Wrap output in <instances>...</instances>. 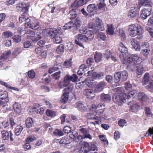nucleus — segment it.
Returning <instances> with one entry per match:
<instances>
[{"label": "nucleus", "instance_id": "nucleus-44", "mask_svg": "<svg viewBox=\"0 0 153 153\" xmlns=\"http://www.w3.org/2000/svg\"><path fill=\"white\" fill-rule=\"evenodd\" d=\"M53 134L56 136H62L64 135L63 131L60 129H56L53 132Z\"/></svg>", "mask_w": 153, "mask_h": 153}, {"label": "nucleus", "instance_id": "nucleus-21", "mask_svg": "<svg viewBox=\"0 0 153 153\" xmlns=\"http://www.w3.org/2000/svg\"><path fill=\"white\" fill-rule=\"evenodd\" d=\"M131 45L134 49L137 51H139L140 50V46L139 43L137 41L133 40L131 41Z\"/></svg>", "mask_w": 153, "mask_h": 153}, {"label": "nucleus", "instance_id": "nucleus-14", "mask_svg": "<svg viewBox=\"0 0 153 153\" xmlns=\"http://www.w3.org/2000/svg\"><path fill=\"white\" fill-rule=\"evenodd\" d=\"M101 100L104 102H109L111 100V97L108 94L102 93L100 96Z\"/></svg>", "mask_w": 153, "mask_h": 153}, {"label": "nucleus", "instance_id": "nucleus-25", "mask_svg": "<svg viewBox=\"0 0 153 153\" xmlns=\"http://www.w3.org/2000/svg\"><path fill=\"white\" fill-rule=\"evenodd\" d=\"M138 97L139 99H141L143 102H146L149 99L147 95L142 92L139 93Z\"/></svg>", "mask_w": 153, "mask_h": 153}, {"label": "nucleus", "instance_id": "nucleus-38", "mask_svg": "<svg viewBox=\"0 0 153 153\" xmlns=\"http://www.w3.org/2000/svg\"><path fill=\"white\" fill-rule=\"evenodd\" d=\"M22 50L21 47H17L14 49L12 54L14 56H17L22 52Z\"/></svg>", "mask_w": 153, "mask_h": 153}, {"label": "nucleus", "instance_id": "nucleus-58", "mask_svg": "<svg viewBox=\"0 0 153 153\" xmlns=\"http://www.w3.org/2000/svg\"><path fill=\"white\" fill-rule=\"evenodd\" d=\"M24 48H28L32 46L31 42L29 41H25L23 43Z\"/></svg>", "mask_w": 153, "mask_h": 153}, {"label": "nucleus", "instance_id": "nucleus-49", "mask_svg": "<svg viewBox=\"0 0 153 153\" xmlns=\"http://www.w3.org/2000/svg\"><path fill=\"white\" fill-rule=\"evenodd\" d=\"M13 41L16 43H18L20 42L21 40V37L19 35H15L13 37Z\"/></svg>", "mask_w": 153, "mask_h": 153}, {"label": "nucleus", "instance_id": "nucleus-35", "mask_svg": "<svg viewBox=\"0 0 153 153\" xmlns=\"http://www.w3.org/2000/svg\"><path fill=\"white\" fill-rule=\"evenodd\" d=\"M69 15L68 17L71 19H75L77 16L76 10L73 9L71 10L69 13Z\"/></svg>", "mask_w": 153, "mask_h": 153}, {"label": "nucleus", "instance_id": "nucleus-2", "mask_svg": "<svg viewBox=\"0 0 153 153\" xmlns=\"http://www.w3.org/2000/svg\"><path fill=\"white\" fill-rule=\"evenodd\" d=\"M126 64L128 68L133 70L135 68V65L140 63L138 57L136 54H132L128 57L126 60Z\"/></svg>", "mask_w": 153, "mask_h": 153}, {"label": "nucleus", "instance_id": "nucleus-18", "mask_svg": "<svg viewBox=\"0 0 153 153\" xmlns=\"http://www.w3.org/2000/svg\"><path fill=\"white\" fill-rule=\"evenodd\" d=\"M147 0H139L138 7L139 8L142 6H144L146 8L149 7L150 6L152 7V4L147 3Z\"/></svg>", "mask_w": 153, "mask_h": 153}, {"label": "nucleus", "instance_id": "nucleus-59", "mask_svg": "<svg viewBox=\"0 0 153 153\" xmlns=\"http://www.w3.org/2000/svg\"><path fill=\"white\" fill-rule=\"evenodd\" d=\"M145 110V114L148 117H151L152 116V114L151 110L149 108L146 107Z\"/></svg>", "mask_w": 153, "mask_h": 153}, {"label": "nucleus", "instance_id": "nucleus-9", "mask_svg": "<svg viewBox=\"0 0 153 153\" xmlns=\"http://www.w3.org/2000/svg\"><path fill=\"white\" fill-rule=\"evenodd\" d=\"M128 31L130 36L132 37L136 36L137 34L136 26L134 25H130L128 26Z\"/></svg>", "mask_w": 153, "mask_h": 153}, {"label": "nucleus", "instance_id": "nucleus-61", "mask_svg": "<svg viewBox=\"0 0 153 153\" xmlns=\"http://www.w3.org/2000/svg\"><path fill=\"white\" fill-rule=\"evenodd\" d=\"M105 0H101L99 1V4H97V5H98V9L104 7L105 5V4L104 3V1Z\"/></svg>", "mask_w": 153, "mask_h": 153}, {"label": "nucleus", "instance_id": "nucleus-46", "mask_svg": "<svg viewBox=\"0 0 153 153\" xmlns=\"http://www.w3.org/2000/svg\"><path fill=\"white\" fill-rule=\"evenodd\" d=\"M46 114L48 116L51 117H54L56 114V113L54 111L49 109L46 110Z\"/></svg>", "mask_w": 153, "mask_h": 153}, {"label": "nucleus", "instance_id": "nucleus-5", "mask_svg": "<svg viewBox=\"0 0 153 153\" xmlns=\"http://www.w3.org/2000/svg\"><path fill=\"white\" fill-rule=\"evenodd\" d=\"M128 97L125 93L119 94L115 93L113 95V100L115 102H118V104L120 105L122 102H125Z\"/></svg>", "mask_w": 153, "mask_h": 153}, {"label": "nucleus", "instance_id": "nucleus-33", "mask_svg": "<svg viewBox=\"0 0 153 153\" xmlns=\"http://www.w3.org/2000/svg\"><path fill=\"white\" fill-rule=\"evenodd\" d=\"M69 94L64 92L62 94L61 97V101L63 103H65L68 100Z\"/></svg>", "mask_w": 153, "mask_h": 153}, {"label": "nucleus", "instance_id": "nucleus-28", "mask_svg": "<svg viewBox=\"0 0 153 153\" xmlns=\"http://www.w3.org/2000/svg\"><path fill=\"white\" fill-rule=\"evenodd\" d=\"M149 75L148 73H146L144 75L142 82V84L144 85L147 84L148 83L149 80Z\"/></svg>", "mask_w": 153, "mask_h": 153}, {"label": "nucleus", "instance_id": "nucleus-62", "mask_svg": "<svg viewBox=\"0 0 153 153\" xmlns=\"http://www.w3.org/2000/svg\"><path fill=\"white\" fill-rule=\"evenodd\" d=\"M25 25L26 27H29L31 23V21L30 19L28 18L27 17V19H25Z\"/></svg>", "mask_w": 153, "mask_h": 153}, {"label": "nucleus", "instance_id": "nucleus-36", "mask_svg": "<svg viewBox=\"0 0 153 153\" xmlns=\"http://www.w3.org/2000/svg\"><path fill=\"white\" fill-rule=\"evenodd\" d=\"M2 139L4 140H6L10 138L9 132L7 131H2Z\"/></svg>", "mask_w": 153, "mask_h": 153}, {"label": "nucleus", "instance_id": "nucleus-40", "mask_svg": "<svg viewBox=\"0 0 153 153\" xmlns=\"http://www.w3.org/2000/svg\"><path fill=\"white\" fill-rule=\"evenodd\" d=\"M25 33L27 34V38L31 40H32L33 36H35V33L33 31L30 30H27Z\"/></svg>", "mask_w": 153, "mask_h": 153}, {"label": "nucleus", "instance_id": "nucleus-51", "mask_svg": "<svg viewBox=\"0 0 153 153\" xmlns=\"http://www.w3.org/2000/svg\"><path fill=\"white\" fill-rule=\"evenodd\" d=\"M53 41L55 43L58 44L61 43L62 39L61 38L58 36L53 37Z\"/></svg>", "mask_w": 153, "mask_h": 153}, {"label": "nucleus", "instance_id": "nucleus-45", "mask_svg": "<svg viewBox=\"0 0 153 153\" xmlns=\"http://www.w3.org/2000/svg\"><path fill=\"white\" fill-rule=\"evenodd\" d=\"M64 50V45L63 44H61L58 46L56 51L58 53L62 54L63 53Z\"/></svg>", "mask_w": 153, "mask_h": 153}, {"label": "nucleus", "instance_id": "nucleus-3", "mask_svg": "<svg viewBox=\"0 0 153 153\" xmlns=\"http://www.w3.org/2000/svg\"><path fill=\"white\" fill-rule=\"evenodd\" d=\"M78 79V77L76 74H73L71 76L67 74L62 81L59 84V85L60 88H62L66 87L68 85L70 84V82H76Z\"/></svg>", "mask_w": 153, "mask_h": 153}, {"label": "nucleus", "instance_id": "nucleus-7", "mask_svg": "<svg viewBox=\"0 0 153 153\" xmlns=\"http://www.w3.org/2000/svg\"><path fill=\"white\" fill-rule=\"evenodd\" d=\"M96 108V106L95 105H91L89 110L90 112L87 114L86 115L87 117L89 119L95 120H99L100 118L98 116H96L95 114L96 113L94 112V111H95Z\"/></svg>", "mask_w": 153, "mask_h": 153}, {"label": "nucleus", "instance_id": "nucleus-43", "mask_svg": "<svg viewBox=\"0 0 153 153\" xmlns=\"http://www.w3.org/2000/svg\"><path fill=\"white\" fill-rule=\"evenodd\" d=\"M33 123V121L32 118L30 117L27 118L26 120L25 124L27 127L30 128L32 126Z\"/></svg>", "mask_w": 153, "mask_h": 153}, {"label": "nucleus", "instance_id": "nucleus-48", "mask_svg": "<svg viewBox=\"0 0 153 153\" xmlns=\"http://www.w3.org/2000/svg\"><path fill=\"white\" fill-rule=\"evenodd\" d=\"M152 135H153L152 138L153 140V127L152 128H149L144 136L145 137H149L150 136Z\"/></svg>", "mask_w": 153, "mask_h": 153}, {"label": "nucleus", "instance_id": "nucleus-6", "mask_svg": "<svg viewBox=\"0 0 153 153\" xmlns=\"http://www.w3.org/2000/svg\"><path fill=\"white\" fill-rule=\"evenodd\" d=\"M87 41V38L84 35L79 34L75 36V43L83 48H84V47L83 44Z\"/></svg>", "mask_w": 153, "mask_h": 153}, {"label": "nucleus", "instance_id": "nucleus-15", "mask_svg": "<svg viewBox=\"0 0 153 153\" xmlns=\"http://www.w3.org/2000/svg\"><path fill=\"white\" fill-rule=\"evenodd\" d=\"M106 85V83L104 81H101L96 86L95 88L96 92H99L102 91Z\"/></svg>", "mask_w": 153, "mask_h": 153}, {"label": "nucleus", "instance_id": "nucleus-12", "mask_svg": "<svg viewBox=\"0 0 153 153\" xmlns=\"http://www.w3.org/2000/svg\"><path fill=\"white\" fill-rule=\"evenodd\" d=\"M79 130L83 134L84 138H88L91 140L92 139V137L90 134L88 128H82L79 129Z\"/></svg>", "mask_w": 153, "mask_h": 153}, {"label": "nucleus", "instance_id": "nucleus-16", "mask_svg": "<svg viewBox=\"0 0 153 153\" xmlns=\"http://www.w3.org/2000/svg\"><path fill=\"white\" fill-rule=\"evenodd\" d=\"M105 74L103 72H93L92 73L93 78L96 79H101L104 78Z\"/></svg>", "mask_w": 153, "mask_h": 153}, {"label": "nucleus", "instance_id": "nucleus-53", "mask_svg": "<svg viewBox=\"0 0 153 153\" xmlns=\"http://www.w3.org/2000/svg\"><path fill=\"white\" fill-rule=\"evenodd\" d=\"M61 73L60 71L56 72L52 74L51 76L53 79L55 80L58 79L60 77Z\"/></svg>", "mask_w": 153, "mask_h": 153}, {"label": "nucleus", "instance_id": "nucleus-10", "mask_svg": "<svg viewBox=\"0 0 153 153\" xmlns=\"http://www.w3.org/2000/svg\"><path fill=\"white\" fill-rule=\"evenodd\" d=\"M0 99L4 101V104L9 101V99L8 97V94L7 91L0 90Z\"/></svg>", "mask_w": 153, "mask_h": 153}, {"label": "nucleus", "instance_id": "nucleus-20", "mask_svg": "<svg viewBox=\"0 0 153 153\" xmlns=\"http://www.w3.org/2000/svg\"><path fill=\"white\" fill-rule=\"evenodd\" d=\"M13 108L15 112L17 114H19L21 113L22 108L20 104L17 102H15L13 105Z\"/></svg>", "mask_w": 153, "mask_h": 153}, {"label": "nucleus", "instance_id": "nucleus-4", "mask_svg": "<svg viewBox=\"0 0 153 153\" xmlns=\"http://www.w3.org/2000/svg\"><path fill=\"white\" fill-rule=\"evenodd\" d=\"M96 26H95L93 23H90L88 24L89 27L93 29L95 32H98L99 30L103 31L105 29L103 24L102 21L99 18L96 19Z\"/></svg>", "mask_w": 153, "mask_h": 153}, {"label": "nucleus", "instance_id": "nucleus-27", "mask_svg": "<svg viewBox=\"0 0 153 153\" xmlns=\"http://www.w3.org/2000/svg\"><path fill=\"white\" fill-rule=\"evenodd\" d=\"M58 33V31L57 29L51 28L49 30L48 34L52 38L56 36Z\"/></svg>", "mask_w": 153, "mask_h": 153}, {"label": "nucleus", "instance_id": "nucleus-42", "mask_svg": "<svg viewBox=\"0 0 153 153\" xmlns=\"http://www.w3.org/2000/svg\"><path fill=\"white\" fill-rule=\"evenodd\" d=\"M75 107L80 111H83L85 109V107L81 102H77L75 105Z\"/></svg>", "mask_w": 153, "mask_h": 153}, {"label": "nucleus", "instance_id": "nucleus-26", "mask_svg": "<svg viewBox=\"0 0 153 153\" xmlns=\"http://www.w3.org/2000/svg\"><path fill=\"white\" fill-rule=\"evenodd\" d=\"M66 87H67L64 90L65 93L68 94H69L73 92L74 88L73 85H68Z\"/></svg>", "mask_w": 153, "mask_h": 153}, {"label": "nucleus", "instance_id": "nucleus-23", "mask_svg": "<svg viewBox=\"0 0 153 153\" xmlns=\"http://www.w3.org/2000/svg\"><path fill=\"white\" fill-rule=\"evenodd\" d=\"M102 56L101 53L97 51L95 52L94 54V59L96 63L100 62L102 60Z\"/></svg>", "mask_w": 153, "mask_h": 153}, {"label": "nucleus", "instance_id": "nucleus-8", "mask_svg": "<svg viewBox=\"0 0 153 153\" xmlns=\"http://www.w3.org/2000/svg\"><path fill=\"white\" fill-rule=\"evenodd\" d=\"M152 11V7L150 6L149 7H146L141 10L140 17L142 19H146L149 16Z\"/></svg>", "mask_w": 153, "mask_h": 153}, {"label": "nucleus", "instance_id": "nucleus-31", "mask_svg": "<svg viewBox=\"0 0 153 153\" xmlns=\"http://www.w3.org/2000/svg\"><path fill=\"white\" fill-rule=\"evenodd\" d=\"M84 35L87 38V40H91L94 37L93 32L91 30H88Z\"/></svg>", "mask_w": 153, "mask_h": 153}, {"label": "nucleus", "instance_id": "nucleus-37", "mask_svg": "<svg viewBox=\"0 0 153 153\" xmlns=\"http://www.w3.org/2000/svg\"><path fill=\"white\" fill-rule=\"evenodd\" d=\"M39 27V23L37 21H34L33 22H32L29 27L33 29H37Z\"/></svg>", "mask_w": 153, "mask_h": 153}, {"label": "nucleus", "instance_id": "nucleus-39", "mask_svg": "<svg viewBox=\"0 0 153 153\" xmlns=\"http://www.w3.org/2000/svg\"><path fill=\"white\" fill-rule=\"evenodd\" d=\"M23 129V127L22 126H18L15 128V133L16 136L19 135Z\"/></svg>", "mask_w": 153, "mask_h": 153}, {"label": "nucleus", "instance_id": "nucleus-24", "mask_svg": "<svg viewBox=\"0 0 153 153\" xmlns=\"http://www.w3.org/2000/svg\"><path fill=\"white\" fill-rule=\"evenodd\" d=\"M73 27L78 29L80 27L82 24V22L80 19L78 18H76L73 22Z\"/></svg>", "mask_w": 153, "mask_h": 153}, {"label": "nucleus", "instance_id": "nucleus-11", "mask_svg": "<svg viewBox=\"0 0 153 153\" xmlns=\"http://www.w3.org/2000/svg\"><path fill=\"white\" fill-rule=\"evenodd\" d=\"M83 93L88 99H93L94 97V91L90 89H87L84 90Z\"/></svg>", "mask_w": 153, "mask_h": 153}, {"label": "nucleus", "instance_id": "nucleus-57", "mask_svg": "<svg viewBox=\"0 0 153 153\" xmlns=\"http://www.w3.org/2000/svg\"><path fill=\"white\" fill-rule=\"evenodd\" d=\"M90 146L88 143L85 142H83L82 144L81 148H83L84 149H89Z\"/></svg>", "mask_w": 153, "mask_h": 153}, {"label": "nucleus", "instance_id": "nucleus-32", "mask_svg": "<svg viewBox=\"0 0 153 153\" xmlns=\"http://www.w3.org/2000/svg\"><path fill=\"white\" fill-rule=\"evenodd\" d=\"M107 33L109 35H112L114 33V26L112 24H109L107 25Z\"/></svg>", "mask_w": 153, "mask_h": 153}, {"label": "nucleus", "instance_id": "nucleus-1", "mask_svg": "<svg viewBox=\"0 0 153 153\" xmlns=\"http://www.w3.org/2000/svg\"><path fill=\"white\" fill-rule=\"evenodd\" d=\"M128 76V74L126 71L124 70L116 73L114 74L115 83L112 85L111 88L114 89L115 91L120 90L121 88L119 87L115 88L119 85V82L120 81H123L127 80Z\"/></svg>", "mask_w": 153, "mask_h": 153}, {"label": "nucleus", "instance_id": "nucleus-55", "mask_svg": "<svg viewBox=\"0 0 153 153\" xmlns=\"http://www.w3.org/2000/svg\"><path fill=\"white\" fill-rule=\"evenodd\" d=\"M137 91V90H134L131 91H129L128 94V95H126V96L128 97H127V99H128L129 98L131 97L134 95L135 94Z\"/></svg>", "mask_w": 153, "mask_h": 153}, {"label": "nucleus", "instance_id": "nucleus-30", "mask_svg": "<svg viewBox=\"0 0 153 153\" xmlns=\"http://www.w3.org/2000/svg\"><path fill=\"white\" fill-rule=\"evenodd\" d=\"M42 36V34L40 33H37L36 34L35 33V36H33V37L31 40L33 42H36L41 38Z\"/></svg>", "mask_w": 153, "mask_h": 153}, {"label": "nucleus", "instance_id": "nucleus-19", "mask_svg": "<svg viewBox=\"0 0 153 153\" xmlns=\"http://www.w3.org/2000/svg\"><path fill=\"white\" fill-rule=\"evenodd\" d=\"M144 69L142 65H140L137 67L136 71L137 76V78H140L143 73Z\"/></svg>", "mask_w": 153, "mask_h": 153}, {"label": "nucleus", "instance_id": "nucleus-54", "mask_svg": "<svg viewBox=\"0 0 153 153\" xmlns=\"http://www.w3.org/2000/svg\"><path fill=\"white\" fill-rule=\"evenodd\" d=\"M98 38L102 40H105L106 39V36L105 34L102 32L100 33L97 35Z\"/></svg>", "mask_w": 153, "mask_h": 153}, {"label": "nucleus", "instance_id": "nucleus-50", "mask_svg": "<svg viewBox=\"0 0 153 153\" xmlns=\"http://www.w3.org/2000/svg\"><path fill=\"white\" fill-rule=\"evenodd\" d=\"M2 34L4 37L7 38L11 37L13 36V33L9 30L5 31Z\"/></svg>", "mask_w": 153, "mask_h": 153}, {"label": "nucleus", "instance_id": "nucleus-52", "mask_svg": "<svg viewBox=\"0 0 153 153\" xmlns=\"http://www.w3.org/2000/svg\"><path fill=\"white\" fill-rule=\"evenodd\" d=\"M146 88L149 91H153V80L149 81V85L146 86Z\"/></svg>", "mask_w": 153, "mask_h": 153}, {"label": "nucleus", "instance_id": "nucleus-64", "mask_svg": "<svg viewBox=\"0 0 153 153\" xmlns=\"http://www.w3.org/2000/svg\"><path fill=\"white\" fill-rule=\"evenodd\" d=\"M113 77L111 75H107L105 77V80L109 83H112L113 82Z\"/></svg>", "mask_w": 153, "mask_h": 153}, {"label": "nucleus", "instance_id": "nucleus-22", "mask_svg": "<svg viewBox=\"0 0 153 153\" xmlns=\"http://www.w3.org/2000/svg\"><path fill=\"white\" fill-rule=\"evenodd\" d=\"M97 5L95 4L89 5L87 7V10L88 13H91L97 10Z\"/></svg>", "mask_w": 153, "mask_h": 153}, {"label": "nucleus", "instance_id": "nucleus-29", "mask_svg": "<svg viewBox=\"0 0 153 153\" xmlns=\"http://www.w3.org/2000/svg\"><path fill=\"white\" fill-rule=\"evenodd\" d=\"M88 1V0H79L77 1H75L73 4L75 6H81L86 3Z\"/></svg>", "mask_w": 153, "mask_h": 153}, {"label": "nucleus", "instance_id": "nucleus-17", "mask_svg": "<svg viewBox=\"0 0 153 153\" xmlns=\"http://www.w3.org/2000/svg\"><path fill=\"white\" fill-rule=\"evenodd\" d=\"M104 56L108 60L111 59V60L114 62L117 61V59L116 57L112 55L110 51H106L105 53Z\"/></svg>", "mask_w": 153, "mask_h": 153}, {"label": "nucleus", "instance_id": "nucleus-34", "mask_svg": "<svg viewBox=\"0 0 153 153\" xmlns=\"http://www.w3.org/2000/svg\"><path fill=\"white\" fill-rule=\"evenodd\" d=\"M119 50L122 53H126L127 52V48L122 43L120 44Z\"/></svg>", "mask_w": 153, "mask_h": 153}, {"label": "nucleus", "instance_id": "nucleus-60", "mask_svg": "<svg viewBox=\"0 0 153 153\" xmlns=\"http://www.w3.org/2000/svg\"><path fill=\"white\" fill-rule=\"evenodd\" d=\"M28 75L30 78L33 79L34 78L35 76V72L32 70L29 71L28 72Z\"/></svg>", "mask_w": 153, "mask_h": 153}, {"label": "nucleus", "instance_id": "nucleus-63", "mask_svg": "<svg viewBox=\"0 0 153 153\" xmlns=\"http://www.w3.org/2000/svg\"><path fill=\"white\" fill-rule=\"evenodd\" d=\"M88 30L87 27L85 26H82L79 30L80 33L84 34H85Z\"/></svg>", "mask_w": 153, "mask_h": 153}, {"label": "nucleus", "instance_id": "nucleus-56", "mask_svg": "<svg viewBox=\"0 0 153 153\" xmlns=\"http://www.w3.org/2000/svg\"><path fill=\"white\" fill-rule=\"evenodd\" d=\"M36 139V137L33 135L29 136L27 138L26 141L27 142H32L34 141Z\"/></svg>", "mask_w": 153, "mask_h": 153}, {"label": "nucleus", "instance_id": "nucleus-13", "mask_svg": "<svg viewBox=\"0 0 153 153\" xmlns=\"http://www.w3.org/2000/svg\"><path fill=\"white\" fill-rule=\"evenodd\" d=\"M137 13V8L134 7H132L130 8L128 13V16L129 17L133 18L135 17Z\"/></svg>", "mask_w": 153, "mask_h": 153}, {"label": "nucleus", "instance_id": "nucleus-41", "mask_svg": "<svg viewBox=\"0 0 153 153\" xmlns=\"http://www.w3.org/2000/svg\"><path fill=\"white\" fill-rule=\"evenodd\" d=\"M73 25L74 24H73L72 21H71L66 23L65 25L63 26V29L65 30L71 29L72 27H73Z\"/></svg>", "mask_w": 153, "mask_h": 153}, {"label": "nucleus", "instance_id": "nucleus-47", "mask_svg": "<svg viewBox=\"0 0 153 153\" xmlns=\"http://www.w3.org/2000/svg\"><path fill=\"white\" fill-rule=\"evenodd\" d=\"M152 135H153L152 138L153 140V127L152 128H149L144 136L145 137H149L150 136Z\"/></svg>", "mask_w": 153, "mask_h": 153}]
</instances>
